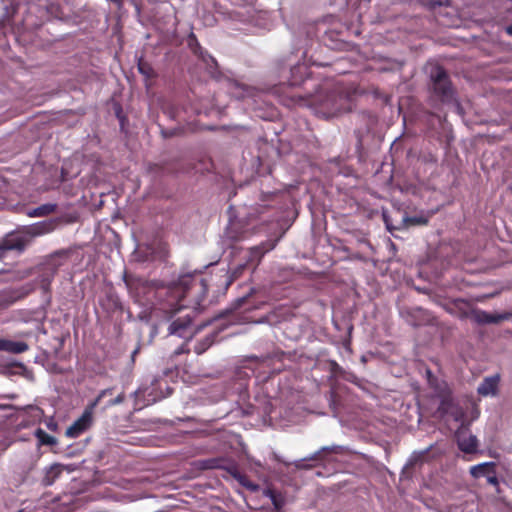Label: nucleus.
<instances>
[{"label":"nucleus","mask_w":512,"mask_h":512,"mask_svg":"<svg viewBox=\"0 0 512 512\" xmlns=\"http://www.w3.org/2000/svg\"><path fill=\"white\" fill-rule=\"evenodd\" d=\"M127 286L135 290L137 301L158 315L162 313L169 320L184 308L200 310L204 305L209 282L201 274L181 276L177 282L169 285H158L143 279L129 282Z\"/></svg>","instance_id":"nucleus-1"},{"label":"nucleus","mask_w":512,"mask_h":512,"mask_svg":"<svg viewBox=\"0 0 512 512\" xmlns=\"http://www.w3.org/2000/svg\"><path fill=\"white\" fill-rule=\"evenodd\" d=\"M286 67L289 68L290 86H303L308 95L316 97L315 101L334 111L350 110L351 102L362 93L360 87L353 81L327 79L318 82L310 72V66Z\"/></svg>","instance_id":"nucleus-2"},{"label":"nucleus","mask_w":512,"mask_h":512,"mask_svg":"<svg viewBox=\"0 0 512 512\" xmlns=\"http://www.w3.org/2000/svg\"><path fill=\"white\" fill-rule=\"evenodd\" d=\"M55 6L51 5L50 8L42 7L40 5L31 3L28 4L27 11L22 19L21 26L17 27L16 34L17 39L23 38L26 41L30 39V34L40 28L45 21L50 18V9H54Z\"/></svg>","instance_id":"nucleus-3"},{"label":"nucleus","mask_w":512,"mask_h":512,"mask_svg":"<svg viewBox=\"0 0 512 512\" xmlns=\"http://www.w3.org/2000/svg\"><path fill=\"white\" fill-rule=\"evenodd\" d=\"M107 394H112V389H105L103 390L96 399L89 404L82 415L76 419L67 429L65 432L66 437L68 438H77L80 435H82L86 430L90 428V426L93 423V411L94 408L99 404L102 397H104Z\"/></svg>","instance_id":"nucleus-4"},{"label":"nucleus","mask_w":512,"mask_h":512,"mask_svg":"<svg viewBox=\"0 0 512 512\" xmlns=\"http://www.w3.org/2000/svg\"><path fill=\"white\" fill-rule=\"evenodd\" d=\"M433 93L442 101L450 102L454 99L455 90L443 66H434L430 72Z\"/></svg>","instance_id":"nucleus-5"},{"label":"nucleus","mask_w":512,"mask_h":512,"mask_svg":"<svg viewBox=\"0 0 512 512\" xmlns=\"http://www.w3.org/2000/svg\"><path fill=\"white\" fill-rule=\"evenodd\" d=\"M456 305L462 310L461 316L464 318H470L477 324H497L504 320H508L511 317V313L502 314H491L484 310L473 308L468 302L464 300H458Z\"/></svg>","instance_id":"nucleus-6"},{"label":"nucleus","mask_w":512,"mask_h":512,"mask_svg":"<svg viewBox=\"0 0 512 512\" xmlns=\"http://www.w3.org/2000/svg\"><path fill=\"white\" fill-rule=\"evenodd\" d=\"M458 447L461 451L467 454L476 452L478 447V440L476 436L469 432V429L463 424L458 428L455 433Z\"/></svg>","instance_id":"nucleus-7"},{"label":"nucleus","mask_w":512,"mask_h":512,"mask_svg":"<svg viewBox=\"0 0 512 512\" xmlns=\"http://www.w3.org/2000/svg\"><path fill=\"white\" fill-rule=\"evenodd\" d=\"M28 243V239L23 236L10 234L0 242V260L5 257V253L11 250L23 251Z\"/></svg>","instance_id":"nucleus-8"},{"label":"nucleus","mask_w":512,"mask_h":512,"mask_svg":"<svg viewBox=\"0 0 512 512\" xmlns=\"http://www.w3.org/2000/svg\"><path fill=\"white\" fill-rule=\"evenodd\" d=\"M99 303L107 312H115L122 309L120 298L113 287L105 291V295L99 300Z\"/></svg>","instance_id":"nucleus-9"},{"label":"nucleus","mask_w":512,"mask_h":512,"mask_svg":"<svg viewBox=\"0 0 512 512\" xmlns=\"http://www.w3.org/2000/svg\"><path fill=\"white\" fill-rule=\"evenodd\" d=\"M54 229L55 223L51 220H46L24 227L23 232L24 234L32 238L50 233Z\"/></svg>","instance_id":"nucleus-10"},{"label":"nucleus","mask_w":512,"mask_h":512,"mask_svg":"<svg viewBox=\"0 0 512 512\" xmlns=\"http://www.w3.org/2000/svg\"><path fill=\"white\" fill-rule=\"evenodd\" d=\"M188 45L193 54L196 55L198 60L203 64H218L217 61L207 51L203 50L194 34L189 36Z\"/></svg>","instance_id":"nucleus-11"},{"label":"nucleus","mask_w":512,"mask_h":512,"mask_svg":"<svg viewBox=\"0 0 512 512\" xmlns=\"http://www.w3.org/2000/svg\"><path fill=\"white\" fill-rule=\"evenodd\" d=\"M500 382L498 374L485 377L477 388V392L481 396L496 395Z\"/></svg>","instance_id":"nucleus-12"},{"label":"nucleus","mask_w":512,"mask_h":512,"mask_svg":"<svg viewBox=\"0 0 512 512\" xmlns=\"http://www.w3.org/2000/svg\"><path fill=\"white\" fill-rule=\"evenodd\" d=\"M224 325L218 324L216 329L213 330L211 333L206 335L202 340H199L196 345L194 346V351L196 354L201 355L206 350H208L212 344L215 342V339L219 333V331L223 330Z\"/></svg>","instance_id":"nucleus-13"},{"label":"nucleus","mask_w":512,"mask_h":512,"mask_svg":"<svg viewBox=\"0 0 512 512\" xmlns=\"http://www.w3.org/2000/svg\"><path fill=\"white\" fill-rule=\"evenodd\" d=\"M228 472L241 486L245 487L249 491H259V484L251 481L249 477L246 474L242 473L237 467L230 468Z\"/></svg>","instance_id":"nucleus-14"},{"label":"nucleus","mask_w":512,"mask_h":512,"mask_svg":"<svg viewBox=\"0 0 512 512\" xmlns=\"http://www.w3.org/2000/svg\"><path fill=\"white\" fill-rule=\"evenodd\" d=\"M26 293L22 290H6L0 294V309H6L15 302L23 299Z\"/></svg>","instance_id":"nucleus-15"},{"label":"nucleus","mask_w":512,"mask_h":512,"mask_svg":"<svg viewBox=\"0 0 512 512\" xmlns=\"http://www.w3.org/2000/svg\"><path fill=\"white\" fill-rule=\"evenodd\" d=\"M65 466L60 463H54L45 469L44 477L42 478L43 486H51L62 475Z\"/></svg>","instance_id":"nucleus-16"},{"label":"nucleus","mask_w":512,"mask_h":512,"mask_svg":"<svg viewBox=\"0 0 512 512\" xmlns=\"http://www.w3.org/2000/svg\"><path fill=\"white\" fill-rule=\"evenodd\" d=\"M29 346L23 341H13L8 339H0V351H5L13 354H21L26 352Z\"/></svg>","instance_id":"nucleus-17"},{"label":"nucleus","mask_w":512,"mask_h":512,"mask_svg":"<svg viewBox=\"0 0 512 512\" xmlns=\"http://www.w3.org/2000/svg\"><path fill=\"white\" fill-rule=\"evenodd\" d=\"M264 253H265V251L261 247H259V246L252 247L248 252V257H247L246 263L243 265H239V267L236 269L235 273H237L240 270H243L247 266L256 267L259 264Z\"/></svg>","instance_id":"nucleus-18"},{"label":"nucleus","mask_w":512,"mask_h":512,"mask_svg":"<svg viewBox=\"0 0 512 512\" xmlns=\"http://www.w3.org/2000/svg\"><path fill=\"white\" fill-rule=\"evenodd\" d=\"M496 464L494 462H485L470 468V474L479 478L482 476H488L489 474H493L495 472Z\"/></svg>","instance_id":"nucleus-19"},{"label":"nucleus","mask_w":512,"mask_h":512,"mask_svg":"<svg viewBox=\"0 0 512 512\" xmlns=\"http://www.w3.org/2000/svg\"><path fill=\"white\" fill-rule=\"evenodd\" d=\"M191 321L192 318L190 317V315H185L182 318L174 320L169 326L170 334L181 335V332L190 325Z\"/></svg>","instance_id":"nucleus-20"},{"label":"nucleus","mask_w":512,"mask_h":512,"mask_svg":"<svg viewBox=\"0 0 512 512\" xmlns=\"http://www.w3.org/2000/svg\"><path fill=\"white\" fill-rule=\"evenodd\" d=\"M34 435L38 440L39 446H54L58 443L54 436L48 434L42 428H37Z\"/></svg>","instance_id":"nucleus-21"},{"label":"nucleus","mask_w":512,"mask_h":512,"mask_svg":"<svg viewBox=\"0 0 512 512\" xmlns=\"http://www.w3.org/2000/svg\"><path fill=\"white\" fill-rule=\"evenodd\" d=\"M57 209V205L53 203H47L38 206L37 208L28 212L30 217H44L54 213Z\"/></svg>","instance_id":"nucleus-22"},{"label":"nucleus","mask_w":512,"mask_h":512,"mask_svg":"<svg viewBox=\"0 0 512 512\" xmlns=\"http://www.w3.org/2000/svg\"><path fill=\"white\" fill-rule=\"evenodd\" d=\"M207 72L210 74V76L217 82H227V83H233L237 84L236 81L230 79L228 76H226L221 70L220 66L214 65V66H206Z\"/></svg>","instance_id":"nucleus-23"},{"label":"nucleus","mask_w":512,"mask_h":512,"mask_svg":"<svg viewBox=\"0 0 512 512\" xmlns=\"http://www.w3.org/2000/svg\"><path fill=\"white\" fill-rule=\"evenodd\" d=\"M438 395L441 396V402L439 404L438 411L442 415H448L455 403L450 394L443 392L442 394Z\"/></svg>","instance_id":"nucleus-24"},{"label":"nucleus","mask_w":512,"mask_h":512,"mask_svg":"<svg viewBox=\"0 0 512 512\" xmlns=\"http://www.w3.org/2000/svg\"><path fill=\"white\" fill-rule=\"evenodd\" d=\"M427 381L429 386L437 393L442 394L446 390V384L444 382L440 383L436 376L433 375L431 370L426 371Z\"/></svg>","instance_id":"nucleus-25"},{"label":"nucleus","mask_w":512,"mask_h":512,"mask_svg":"<svg viewBox=\"0 0 512 512\" xmlns=\"http://www.w3.org/2000/svg\"><path fill=\"white\" fill-rule=\"evenodd\" d=\"M455 421L461 422L464 425L465 412L464 410L455 404L451 411L448 413Z\"/></svg>","instance_id":"nucleus-26"},{"label":"nucleus","mask_w":512,"mask_h":512,"mask_svg":"<svg viewBox=\"0 0 512 512\" xmlns=\"http://www.w3.org/2000/svg\"><path fill=\"white\" fill-rule=\"evenodd\" d=\"M265 494L270 497L274 507L276 509H280L283 505V502L279 499V496L276 494V492L272 489H267L265 491Z\"/></svg>","instance_id":"nucleus-27"},{"label":"nucleus","mask_w":512,"mask_h":512,"mask_svg":"<svg viewBox=\"0 0 512 512\" xmlns=\"http://www.w3.org/2000/svg\"><path fill=\"white\" fill-rule=\"evenodd\" d=\"M328 365H329V371L333 377H336V376L342 374L343 369L335 360H329Z\"/></svg>","instance_id":"nucleus-28"},{"label":"nucleus","mask_w":512,"mask_h":512,"mask_svg":"<svg viewBox=\"0 0 512 512\" xmlns=\"http://www.w3.org/2000/svg\"><path fill=\"white\" fill-rule=\"evenodd\" d=\"M407 222L410 223L411 225H426L428 220L424 217L413 216L409 217L407 219Z\"/></svg>","instance_id":"nucleus-29"},{"label":"nucleus","mask_w":512,"mask_h":512,"mask_svg":"<svg viewBox=\"0 0 512 512\" xmlns=\"http://www.w3.org/2000/svg\"><path fill=\"white\" fill-rule=\"evenodd\" d=\"M137 68L141 74L145 75L148 78L154 75L153 66H137Z\"/></svg>","instance_id":"nucleus-30"},{"label":"nucleus","mask_w":512,"mask_h":512,"mask_svg":"<svg viewBox=\"0 0 512 512\" xmlns=\"http://www.w3.org/2000/svg\"><path fill=\"white\" fill-rule=\"evenodd\" d=\"M330 452L329 448H322L320 451L314 453L308 460L309 461H321L322 460V454Z\"/></svg>","instance_id":"nucleus-31"},{"label":"nucleus","mask_w":512,"mask_h":512,"mask_svg":"<svg viewBox=\"0 0 512 512\" xmlns=\"http://www.w3.org/2000/svg\"><path fill=\"white\" fill-rule=\"evenodd\" d=\"M180 132L179 129H162L161 133L164 138H172L178 135Z\"/></svg>","instance_id":"nucleus-32"},{"label":"nucleus","mask_w":512,"mask_h":512,"mask_svg":"<svg viewBox=\"0 0 512 512\" xmlns=\"http://www.w3.org/2000/svg\"><path fill=\"white\" fill-rule=\"evenodd\" d=\"M314 466H315L314 464L306 463L305 459L299 460V461L295 462V467L298 468V469H306L307 470V469H311Z\"/></svg>","instance_id":"nucleus-33"},{"label":"nucleus","mask_w":512,"mask_h":512,"mask_svg":"<svg viewBox=\"0 0 512 512\" xmlns=\"http://www.w3.org/2000/svg\"><path fill=\"white\" fill-rule=\"evenodd\" d=\"M414 312L415 313H419V314H421L423 316V322H425V323L430 322L429 314L425 310H423L422 308H416L414 310Z\"/></svg>","instance_id":"nucleus-34"},{"label":"nucleus","mask_w":512,"mask_h":512,"mask_svg":"<svg viewBox=\"0 0 512 512\" xmlns=\"http://www.w3.org/2000/svg\"><path fill=\"white\" fill-rule=\"evenodd\" d=\"M183 353H189V348L187 346V344H182L179 348H177L175 351H174V355H180V354H183Z\"/></svg>","instance_id":"nucleus-35"},{"label":"nucleus","mask_w":512,"mask_h":512,"mask_svg":"<svg viewBox=\"0 0 512 512\" xmlns=\"http://www.w3.org/2000/svg\"><path fill=\"white\" fill-rule=\"evenodd\" d=\"M487 477V481L489 484H492V485H498V478L496 476V471L493 472V474H489Z\"/></svg>","instance_id":"nucleus-36"},{"label":"nucleus","mask_w":512,"mask_h":512,"mask_svg":"<svg viewBox=\"0 0 512 512\" xmlns=\"http://www.w3.org/2000/svg\"><path fill=\"white\" fill-rule=\"evenodd\" d=\"M124 400H125V395H124V393H121V394H119V395H118L114 400H111L110 404H111V405L120 404V403H122Z\"/></svg>","instance_id":"nucleus-37"},{"label":"nucleus","mask_w":512,"mask_h":512,"mask_svg":"<svg viewBox=\"0 0 512 512\" xmlns=\"http://www.w3.org/2000/svg\"><path fill=\"white\" fill-rule=\"evenodd\" d=\"M246 304V298H240L237 300V306L235 308V310H238V309H241L243 308L244 310H248L247 307H244Z\"/></svg>","instance_id":"nucleus-38"},{"label":"nucleus","mask_w":512,"mask_h":512,"mask_svg":"<svg viewBox=\"0 0 512 512\" xmlns=\"http://www.w3.org/2000/svg\"><path fill=\"white\" fill-rule=\"evenodd\" d=\"M228 318H229L228 321L230 324L234 323L235 320L237 319L236 311L229 313Z\"/></svg>","instance_id":"nucleus-39"},{"label":"nucleus","mask_w":512,"mask_h":512,"mask_svg":"<svg viewBox=\"0 0 512 512\" xmlns=\"http://www.w3.org/2000/svg\"><path fill=\"white\" fill-rule=\"evenodd\" d=\"M166 170H167L168 172H179V171L186 172V171H188V169H184V168H176V167H173V168H166Z\"/></svg>","instance_id":"nucleus-40"},{"label":"nucleus","mask_w":512,"mask_h":512,"mask_svg":"<svg viewBox=\"0 0 512 512\" xmlns=\"http://www.w3.org/2000/svg\"><path fill=\"white\" fill-rule=\"evenodd\" d=\"M42 288L43 290L46 292V293H49V290H50V284L49 283H44L42 285Z\"/></svg>","instance_id":"nucleus-41"},{"label":"nucleus","mask_w":512,"mask_h":512,"mask_svg":"<svg viewBox=\"0 0 512 512\" xmlns=\"http://www.w3.org/2000/svg\"><path fill=\"white\" fill-rule=\"evenodd\" d=\"M505 31H506V33H507L508 35L512 36V24H511V25H509V26H507V27L505 28Z\"/></svg>","instance_id":"nucleus-42"},{"label":"nucleus","mask_w":512,"mask_h":512,"mask_svg":"<svg viewBox=\"0 0 512 512\" xmlns=\"http://www.w3.org/2000/svg\"><path fill=\"white\" fill-rule=\"evenodd\" d=\"M222 318H223V316H222V315H220V316H218V317L214 318L211 322H219V321H221V320H222Z\"/></svg>","instance_id":"nucleus-43"}]
</instances>
